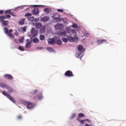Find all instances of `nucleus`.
I'll use <instances>...</instances> for the list:
<instances>
[{
    "label": "nucleus",
    "mask_w": 126,
    "mask_h": 126,
    "mask_svg": "<svg viewBox=\"0 0 126 126\" xmlns=\"http://www.w3.org/2000/svg\"><path fill=\"white\" fill-rule=\"evenodd\" d=\"M52 18L56 22H61L62 20L61 18H60V15L58 13L54 14Z\"/></svg>",
    "instance_id": "nucleus-6"
},
{
    "label": "nucleus",
    "mask_w": 126,
    "mask_h": 126,
    "mask_svg": "<svg viewBox=\"0 0 126 126\" xmlns=\"http://www.w3.org/2000/svg\"><path fill=\"white\" fill-rule=\"evenodd\" d=\"M38 34V31H37L34 28H32L31 30L32 37H36Z\"/></svg>",
    "instance_id": "nucleus-7"
},
{
    "label": "nucleus",
    "mask_w": 126,
    "mask_h": 126,
    "mask_svg": "<svg viewBox=\"0 0 126 126\" xmlns=\"http://www.w3.org/2000/svg\"><path fill=\"white\" fill-rule=\"evenodd\" d=\"M85 126H89V125H88V124H86V125H85Z\"/></svg>",
    "instance_id": "nucleus-47"
},
{
    "label": "nucleus",
    "mask_w": 126,
    "mask_h": 126,
    "mask_svg": "<svg viewBox=\"0 0 126 126\" xmlns=\"http://www.w3.org/2000/svg\"><path fill=\"white\" fill-rule=\"evenodd\" d=\"M75 116H76V114L75 113H73L70 117V119H73V118H74V117H75Z\"/></svg>",
    "instance_id": "nucleus-34"
},
{
    "label": "nucleus",
    "mask_w": 126,
    "mask_h": 126,
    "mask_svg": "<svg viewBox=\"0 0 126 126\" xmlns=\"http://www.w3.org/2000/svg\"><path fill=\"white\" fill-rule=\"evenodd\" d=\"M92 126V124H91V125H90V126Z\"/></svg>",
    "instance_id": "nucleus-50"
},
{
    "label": "nucleus",
    "mask_w": 126,
    "mask_h": 126,
    "mask_svg": "<svg viewBox=\"0 0 126 126\" xmlns=\"http://www.w3.org/2000/svg\"><path fill=\"white\" fill-rule=\"evenodd\" d=\"M19 50L20 51H24V48H23V46H20L18 48Z\"/></svg>",
    "instance_id": "nucleus-32"
},
{
    "label": "nucleus",
    "mask_w": 126,
    "mask_h": 126,
    "mask_svg": "<svg viewBox=\"0 0 126 126\" xmlns=\"http://www.w3.org/2000/svg\"><path fill=\"white\" fill-rule=\"evenodd\" d=\"M83 117H85V115L83 113H79L78 114V117L77 119H79V120H80L81 118H83Z\"/></svg>",
    "instance_id": "nucleus-22"
},
{
    "label": "nucleus",
    "mask_w": 126,
    "mask_h": 126,
    "mask_svg": "<svg viewBox=\"0 0 126 126\" xmlns=\"http://www.w3.org/2000/svg\"><path fill=\"white\" fill-rule=\"evenodd\" d=\"M37 92H38V90L32 91L31 92V94H32V95H35V94H36V93H37Z\"/></svg>",
    "instance_id": "nucleus-31"
},
{
    "label": "nucleus",
    "mask_w": 126,
    "mask_h": 126,
    "mask_svg": "<svg viewBox=\"0 0 126 126\" xmlns=\"http://www.w3.org/2000/svg\"><path fill=\"white\" fill-rule=\"evenodd\" d=\"M55 43H56V44L58 45H62V40L55 39Z\"/></svg>",
    "instance_id": "nucleus-23"
},
{
    "label": "nucleus",
    "mask_w": 126,
    "mask_h": 126,
    "mask_svg": "<svg viewBox=\"0 0 126 126\" xmlns=\"http://www.w3.org/2000/svg\"><path fill=\"white\" fill-rule=\"evenodd\" d=\"M9 14H11V15H12V16H14V15H13V13L12 12H9Z\"/></svg>",
    "instance_id": "nucleus-44"
},
{
    "label": "nucleus",
    "mask_w": 126,
    "mask_h": 126,
    "mask_svg": "<svg viewBox=\"0 0 126 126\" xmlns=\"http://www.w3.org/2000/svg\"><path fill=\"white\" fill-rule=\"evenodd\" d=\"M72 27H73V28H77V25L74 24L72 25Z\"/></svg>",
    "instance_id": "nucleus-36"
},
{
    "label": "nucleus",
    "mask_w": 126,
    "mask_h": 126,
    "mask_svg": "<svg viewBox=\"0 0 126 126\" xmlns=\"http://www.w3.org/2000/svg\"><path fill=\"white\" fill-rule=\"evenodd\" d=\"M48 42L50 45H54L56 42V39L55 38H49L48 39Z\"/></svg>",
    "instance_id": "nucleus-15"
},
{
    "label": "nucleus",
    "mask_w": 126,
    "mask_h": 126,
    "mask_svg": "<svg viewBox=\"0 0 126 126\" xmlns=\"http://www.w3.org/2000/svg\"><path fill=\"white\" fill-rule=\"evenodd\" d=\"M57 11L59 12H63V10L61 9H57Z\"/></svg>",
    "instance_id": "nucleus-37"
},
{
    "label": "nucleus",
    "mask_w": 126,
    "mask_h": 126,
    "mask_svg": "<svg viewBox=\"0 0 126 126\" xmlns=\"http://www.w3.org/2000/svg\"><path fill=\"white\" fill-rule=\"evenodd\" d=\"M4 31L5 32V34H7V35L9 33H8V29H7V28H6V27L4 28Z\"/></svg>",
    "instance_id": "nucleus-29"
},
{
    "label": "nucleus",
    "mask_w": 126,
    "mask_h": 126,
    "mask_svg": "<svg viewBox=\"0 0 126 126\" xmlns=\"http://www.w3.org/2000/svg\"><path fill=\"white\" fill-rule=\"evenodd\" d=\"M25 22V19H22L19 22L20 25H23Z\"/></svg>",
    "instance_id": "nucleus-24"
},
{
    "label": "nucleus",
    "mask_w": 126,
    "mask_h": 126,
    "mask_svg": "<svg viewBox=\"0 0 126 126\" xmlns=\"http://www.w3.org/2000/svg\"><path fill=\"white\" fill-rule=\"evenodd\" d=\"M71 32H72L73 33H75V31L74 30H72Z\"/></svg>",
    "instance_id": "nucleus-46"
},
{
    "label": "nucleus",
    "mask_w": 126,
    "mask_h": 126,
    "mask_svg": "<svg viewBox=\"0 0 126 126\" xmlns=\"http://www.w3.org/2000/svg\"><path fill=\"white\" fill-rule=\"evenodd\" d=\"M47 51H52V50H53V49H52V48L51 47H48L47 48Z\"/></svg>",
    "instance_id": "nucleus-42"
},
{
    "label": "nucleus",
    "mask_w": 126,
    "mask_h": 126,
    "mask_svg": "<svg viewBox=\"0 0 126 126\" xmlns=\"http://www.w3.org/2000/svg\"><path fill=\"white\" fill-rule=\"evenodd\" d=\"M7 35L9 37V38H10V39H14V35H13V34H12V33H9Z\"/></svg>",
    "instance_id": "nucleus-30"
},
{
    "label": "nucleus",
    "mask_w": 126,
    "mask_h": 126,
    "mask_svg": "<svg viewBox=\"0 0 126 126\" xmlns=\"http://www.w3.org/2000/svg\"><path fill=\"white\" fill-rule=\"evenodd\" d=\"M45 31H46V26H43L41 27L39 33L43 34L45 33Z\"/></svg>",
    "instance_id": "nucleus-16"
},
{
    "label": "nucleus",
    "mask_w": 126,
    "mask_h": 126,
    "mask_svg": "<svg viewBox=\"0 0 126 126\" xmlns=\"http://www.w3.org/2000/svg\"><path fill=\"white\" fill-rule=\"evenodd\" d=\"M33 42L34 43H39V39L37 38H34L33 39Z\"/></svg>",
    "instance_id": "nucleus-28"
},
{
    "label": "nucleus",
    "mask_w": 126,
    "mask_h": 126,
    "mask_svg": "<svg viewBox=\"0 0 126 126\" xmlns=\"http://www.w3.org/2000/svg\"><path fill=\"white\" fill-rule=\"evenodd\" d=\"M10 11H11V10H6L5 11V13L6 14L7 12L8 13H9V12H10Z\"/></svg>",
    "instance_id": "nucleus-41"
},
{
    "label": "nucleus",
    "mask_w": 126,
    "mask_h": 126,
    "mask_svg": "<svg viewBox=\"0 0 126 126\" xmlns=\"http://www.w3.org/2000/svg\"><path fill=\"white\" fill-rule=\"evenodd\" d=\"M2 94H3V95H4V96H6L8 98V99H9L11 101V102H12L14 104L16 103V101H15V99H14L13 97L10 96V95H9L8 93H6L5 91H3L2 93Z\"/></svg>",
    "instance_id": "nucleus-3"
},
{
    "label": "nucleus",
    "mask_w": 126,
    "mask_h": 126,
    "mask_svg": "<svg viewBox=\"0 0 126 126\" xmlns=\"http://www.w3.org/2000/svg\"><path fill=\"white\" fill-rule=\"evenodd\" d=\"M32 7H38L39 6H42V5H32Z\"/></svg>",
    "instance_id": "nucleus-35"
},
{
    "label": "nucleus",
    "mask_w": 126,
    "mask_h": 126,
    "mask_svg": "<svg viewBox=\"0 0 126 126\" xmlns=\"http://www.w3.org/2000/svg\"><path fill=\"white\" fill-rule=\"evenodd\" d=\"M37 97L38 100H42L43 99V95H42V94H39L37 95Z\"/></svg>",
    "instance_id": "nucleus-25"
},
{
    "label": "nucleus",
    "mask_w": 126,
    "mask_h": 126,
    "mask_svg": "<svg viewBox=\"0 0 126 126\" xmlns=\"http://www.w3.org/2000/svg\"><path fill=\"white\" fill-rule=\"evenodd\" d=\"M96 41L98 44L100 45V44H102V43H104V42H107V40L105 39H103V40L98 39Z\"/></svg>",
    "instance_id": "nucleus-20"
},
{
    "label": "nucleus",
    "mask_w": 126,
    "mask_h": 126,
    "mask_svg": "<svg viewBox=\"0 0 126 126\" xmlns=\"http://www.w3.org/2000/svg\"><path fill=\"white\" fill-rule=\"evenodd\" d=\"M65 76H67V77H71L72 76H74V75L72 73V72L70 70H68L66 71L64 73Z\"/></svg>",
    "instance_id": "nucleus-9"
},
{
    "label": "nucleus",
    "mask_w": 126,
    "mask_h": 126,
    "mask_svg": "<svg viewBox=\"0 0 126 126\" xmlns=\"http://www.w3.org/2000/svg\"><path fill=\"white\" fill-rule=\"evenodd\" d=\"M0 14H3V10H0ZM0 17H5L4 16H0Z\"/></svg>",
    "instance_id": "nucleus-39"
},
{
    "label": "nucleus",
    "mask_w": 126,
    "mask_h": 126,
    "mask_svg": "<svg viewBox=\"0 0 126 126\" xmlns=\"http://www.w3.org/2000/svg\"><path fill=\"white\" fill-rule=\"evenodd\" d=\"M26 48H31V43H32V41L30 40L29 41V39H26Z\"/></svg>",
    "instance_id": "nucleus-11"
},
{
    "label": "nucleus",
    "mask_w": 126,
    "mask_h": 126,
    "mask_svg": "<svg viewBox=\"0 0 126 126\" xmlns=\"http://www.w3.org/2000/svg\"><path fill=\"white\" fill-rule=\"evenodd\" d=\"M11 32H12V29H10L8 31V33L9 34V33H11Z\"/></svg>",
    "instance_id": "nucleus-43"
},
{
    "label": "nucleus",
    "mask_w": 126,
    "mask_h": 126,
    "mask_svg": "<svg viewBox=\"0 0 126 126\" xmlns=\"http://www.w3.org/2000/svg\"><path fill=\"white\" fill-rule=\"evenodd\" d=\"M59 35L60 36H62V37H66V36H67L66 32H65V31H64V32L59 33Z\"/></svg>",
    "instance_id": "nucleus-19"
},
{
    "label": "nucleus",
    "mask_w": 126,
    "mask_h": 126,
    "mask_svg": "<svg viewBox=\"0 0 126 126\" xmlns=\"http://www.w3.org/2000/svg\"><path fill=\"white\" fill-rule=\"evenodd\" d=\"M77 121H78V122H79L81 125H83L84 124V122H86V121L89 122V120L85 119V120H82L79 119V118H77Z\"/></svg>",
    "instance_id": "nucleus-17"
},
{
    "label": "nucleus",
    "mask_w": 126,
    "mask_h": 126,
    "mask_svg": "<svg viewBox=\"0 0 126 126\" xmlns=\"http://www.w3.org/2000/svg\"><path fill=\"white\" fill-rule=\"evenodd\" d=\"M44 10L46 13H50V12H51V9L45 8Z\"/></svg>",
    "instance_id": "nucleus-26"
},
{
    "label": "nucleus",
    "mask_w": 126,
    "mask_h": 126,
    "mask_svg": "<svg viewBox=\"0 0 126 126\" xmlns=\"http://www.w3.org/2000/svg\"><path fill=\"white\" fill-rule=\"evenodd\" d=\"M39 39L40 40H41V41H43V40H44L45 39V35H43V34H41L39 36Z\"/></svg>",
    "instance_id": "nucleus-27"
},
{
    "label": "nucleus",
    "mask_w": 126,
    "mask_h": 126,
    "mask_svg": "<svg viewBox=\"0 0 126 126\" xmlns=\"http://www.w3.org/2000/svg\"><path fill=\"white\" fill-rule=\"evenodd\" d=\"M25 104L26 105L28 109H32V108L34 107V104H33V103L32 102L27 101L25 102Z\"/></svg>",
    "instance_id": "nucleus-8"
},
{
    "label": "nucleus",
    "mask_w": 126,
    "mask_h": 126,
    "mask_svg": "<svg viewBox=\"0 0 126 126\" xmlns=\"http://www.w3.org/2000/svg\"><path fill=\"white\" fill-rule=\"evenodd\" d=\"M23 31H24V32H25L26 31V28L24 27V28H23Z\"/></svg>",
    "instance_id": "nucleus-45"
},
{
    "label": "nucleus",
    "mask_w": 126,
    "mask_h": 126,
    "mask_svg": "<svg viewBox=\"0 0 126 126\" xmlns=\"http://www.w3.org/2000/svg\"><path fill=\"white\" fill-rule=\"evenodd\" d=\"M67 38H63L62 41L64 43H67L68 41L70 42H76L77 41V37H72L71 36L67 35Z\"/></svg>",
    "instance_id": "nucleus-2"
},
{
    "label": "nucleus",
    "mask_w": 126,
    "mask_h": 126,
    "mask_svg": "<svg viewBox=\"0 0 126 126\" xmlns=\"http://www.w3.org/2000/svg\"><path fill=\"white\" fill-rule=\"evenodd\" d=\"M78 50L82 51V52H84V51H85V49H83V46H82V45H79L78 46Z\"/></svg>",
    "instance_id": "nucleus-21"
},
{
    "label": "nucleus",
    "mask_w": 126,
    "mask_h": 126,
    "mask_svg": "<svg viewBox=\"0 0 126 126\" xmlns=\"http://www.w3.org/2000/svg\"><path fill=\"white\" fill-rule=\"evenodd\" d=\"M17 119H18V120H21V119H22V116H21V115L18 116Z\"/></svg>",
    "instance_id": "nucleus-38"
},
{
    "label": "nucleus",
    "mask_w": 126,
    "mask_h": 126,
    "mask_svg": "<svg viewBox=\"0 0 126 126\" xmlns=\"http://www.w3.org/2000/svg\"><path fill=\"white\" fill-rule=\"evenodd\" d=\"M4 77L6 78V79H9L10 80H12L13 79V76L10 74H6L4 75Z\"/></svg>",
    "instance_id": "nucleus-12"
},
{
    "label": "nucleus",
    "mask_w": 126,
    "mask_h": 126,
    "mask_svg": "<svg viewBox=\"0 0 126 126\" xmlns=\"http://www.w3.org/2000/svg\"><path fill=\"white\" fill-rule=\"evenodd\" d=\"M14 41L15 42H16V39H14Z\"/></svg>",
    "instance_id": "nucleus-48"
},
{
    "label": "nucleus",
    "mask_w": 126,
    "mask_h": 126,
    "mask_svg": "<svg viewBox=\"0 0 126 126\" xmlns=\"http://www.w3.org/2000/svg\"><path fill=\"white\" fill-rule=\"evenodd\" d=\"M6 19V17H0V22L2 24V26H7L8 25V21L4 20Z\"/></svg>",
    "instance_id": "nucleus-4"
},
{
    "label": "nucleus",
    "mask_w": 126,
    "mask_h": 126,
    "mask_svg": "<svg viewBox=\"0 0 126 126\" xmlns=\"http://www.w3.org/2000/svg\"><path fill=\"white\" fill-rule=\"evenodd\" d=\"M32 16V17H30ZM25 17H27L28 20L29 21H31V22H33L34 21V16H32V14L30 13H27L25 14Z\"/></svg>",
    "instance_id": "nucleus-5"
},
{
    "label": "nucleus",
    "mask_w": 126,
    "mask_h": 126,
    "mask_svg": "<svg viewBox=\"0 0 126 126\" xmlns=\"http://www.w3.org/2000/svg\"><path fill=\"white\" fill-rule=\"evenodd\" d=\"M5 17H6H6H7V18H10V17H11V16H10V15H6L5 16Z\"/></svg>",
    "instance_id": "nucleus-40"
},
{
    "label": "nucleus",
    "mask_w": 126,
    "mask_h": 126,
    "mask_svg": "<svg viewBox=\"0 0 126 126\" xmlns=\"http://www.w3.org/2000/svg\"><path fill=\"white\" fill-rule=\"evenodd\" d=\"M50 20V17L48 16H44L41 18V21L42 22H48Z\"/></svg>",
    "instance_id": "nucleus-13"
},
{
    "label": "nucleus",
    "mask_w": 126,
    "mask_h": 126,
    "mask_svg": "<svg viewBox=\"0 0 126 126\" xmlns=\"http://www.w3.org/2000/svg\"><path fill=\"white\" fill-rule=\"evenodd\" d=\"M32 13L33 15H38L39 14V9L38 8H35L32 11Z\"/></svg>",
    "instance_id": "nucleus-10"
},
{
    "label": "nucleus",
    "mask_w": 126,
    "mask_h": 126,
    "mask_svg": "<svg viewBox=\"0 0 126 126\" xmlns=\"http://www.w3.org/2000/svg\"><path fill=\"white\" fill-rule=\"evenodd\" d=\"M0 87L1 88L7 89L8 93H12L14 90L10 87V86L5 84L4 83H0Z\"/></svg>",
    "instance_id": "nucleus-1"
},
{
    "label": "nucleus",
    "mask_w": 126,
    "mask_h": 126,
    "mask_svg": "<svg viewBox=\"0 0 126 126\" xmlns=\"http://www.w3.org/2000/svg\"><path fill=\"white\" fill-rule=\"evenodd\" d=\"M24 40V37H22L21 39H19V42L20 43H23V40Z\"/></svg>",
    "instance_id": "nucleus-33"
},
{
    "label": "nucleus",
    "mask_w": 126,
    "mask_h": 126,
    "mask_svg": "<svg viewBox=\"0 0 126 126\" xmlns=\"http://www.w3.org/2000/svg\"><path fill=\"white\" fill-rule=\"evenodd\" d=\"M34 26L36 29H40L42 27V24L40 23H36L34 24Z\"/></svg>",
    "instance_id": "nucleus-18"
},
{
    "label": "nucleus",
    "mask_w": 126,
    "mask_h": 126,
    "mask_svg": "<svg viewBox=\"0 0 126 126\" xmlns=\"http://www.w3.org/2000/svg\"><path fill=\"white\" fill-rule=\"evenodd\" d=\"M34 99H36V97H34Z\"/></svg>",
    "instance_id": "nucleus-49"
},
{
    "label": "nucleus",
    "mask_w": 126,
    "mask_h": 126,
    "mask_svg": "<svg viewBox=\"0 0 126 126\" xmlns=\"http://www.w3.org/2000/svg\"><path fill=\"white\" fill-rule=\"evenodd\" d=\"M55 28L56 30H60L63 28V24H57L55 25Z\"/></svg>",
    "instance_id": "nucleus-14"
}]
</instances>
